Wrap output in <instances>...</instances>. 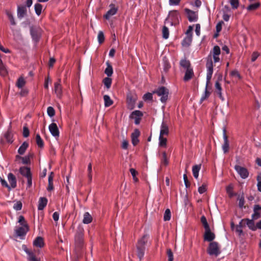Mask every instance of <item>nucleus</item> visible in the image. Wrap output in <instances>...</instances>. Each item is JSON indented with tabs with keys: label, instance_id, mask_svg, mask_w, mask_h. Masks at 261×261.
Segmentation results:
<instances>
[{
	"label": "nucleus",
	"instance_id": "nucleus-1",
	"mask_svg": "<svg viewBox=\"0 0 261 261\" xmlns=\"http://www.w3.org/2000/svg\"><path fill=\"white\" fill-rule=\"evenodd\" d=\"M206 66L207 68L206 84L204 92L200 98V102L208 98L211 94V92L208 90V85L210 82L213 73V65L211 56L207 58Z\"/></svg>",
	"mask_w": 261,
	"mask_h": 261
},
{
	"label": "nucleus",
	"instance_id": "nucleus-2",
	"mask_svg": "<svg viewBox=\"0 0 261 261\" xmlns=\"http://www.w3.org/2000/svg\"><path fill=\"white\" fill-rule=\"evenodd\" d=\"M207 252L210 255L218 256L221 253L220 245L216 242H211L208 247Z\"/></svg>",
	"mask_w": 261,
	"mask_h": 261
},
{
	"label": "nucleus",
	"instance_id": "nucleus-3",
	"mask_svg": "<svg viewBox=\"0 0 261 261\" xmlns=\"http://www.w3.org/2000/svg\"><path fill=\"white\" fill-rule=\"evenodd\" d=\"M154 93H156L159 96L161 97L160 100L162 102L165 103L166 102L169 94V90L167 88L162 86L159 88Z\"/></svg>",
	"mask_w": 261,
	"mask_h": 261
},
{
	"label": "nucleus",
	"instance_id": "nucleus-4",
	"mask_svg": "<svg viewBox=\"0 0 261 261\" xmlns=\"http://www.w3.org/2000/svg\"><path fill=\"white\" fill-rule=\"evenodd\" d=\"M30 32L33 40L35 42H37L41 36V29L39 27H31Z\"/></svg>",
	"mask_w": 261,
	"mask_h": 261
},
{
	"label": "nucleus",
	"instance_id": "nucleus-5",
	"mask_svg": "<svg viewBox=\"0 0 261 261\" xmlns=\"http://www.w3.org/2000/svg\"><path fill=\"white\" fill-rule=\"evenodd\" d=\"M234 169L243 179H245L248 177L249 172L246 168L239 165H236Z\"/></svg>",
	"mask_w": 261,
	"mask_h": 261
},
{
	"label": "nucleus",
	"instance_id": "nucleus-6",
	"mask_svg": "<svg viewBox=\"0 0 261 261\" xmlns=\"http://www.w3.org/2000/svg\"><path fill=\"white\" fill-rule=\"evenodd\" d=\"M49 130L51 134L55 137H58L59 136V130L57 125L55 123H52L49 125Z\"/></svg>",
	"mask_w": 261,
	"mask_h": 261
},
{
	"label": "nucleus",
	"instance_id": "nucleus-7",
	"mask_svg": "<svg viewBox=\"0 0 261 261\" xmlns=\"http://www.w3.org/2000/svg\"><path fill=\"white\" fill-rule=\"evenodd\" d=\"M142 116V113L140 111H135L133 112L130 115V118L135 119V123L138 124L140 123V118Z\"/></svg>",
	"mask_w": 261,
	"mask_h": 261
},
{
	"label": "nucleus",
	"instance_id": "nucleus-8",
	"mask_svg": "<svg viewBox=\"0 0 261 261\" xmlns=\"http://www.w3.org/2000/svg\"><path fill=\"white\" fill-rule=\"evenodd\" d=\"M110 6L111 9L104 15V18L106 19H109L112 16L116 14L118 11V9L115 7L113 5H111Z\"/></svg>",
	"mask_w": 261,
	"mask_h": 261
},
{
	"label": "nucleus",
	"instance_id": "nucleus-9",
	"mask_svg": "<svg viewBox=\"0 0 261 261\" xmlns=\"http://www.w3.org/2000/svg\"><path fill=\"white\" fill-rule=\"evenodd\" d=\"M17 14L19 19L23 18L27 14V8L25 6H18Z\"/></svg>",
	"mask_w": 261,
	"mask_h": 261
},
{
	"label": "nucleus",
	"instance_id": "nucleus-10",
	"mask_svg": "<svg viewBox=\"0 0 261 261\" xmlns=\"http://www.w3.org/2000/svg\"><path fill=\"white\" fill-rule=\"evenodd\" d=\"M212 53L214 62L215 63L218 62L220 60V58L219 57V56L220 54V47L217 45L215 46L213 48Z\"/></svg>",
	"mask_w": 261,
	"mask_h": 261
},
{
	"label": "nucleus",
	"instance_id": "nucleus-11",
	"mask_svg": "<svg viewBox=\"0 0 261 261\" xmlns=\"http://www.w3.org/2000/svg\"><path fill=\"white\" fill-rule=\"evenodd\" d=\"M246 222V225H247V226L248 227V228L250 229H251L253 231H255L256 230V225L254 223L253 219H251V220L248 219H242L241 221V222Z\"/></svg>",
	"mask_w": 261,
	"mask_h": 261
},
{
	"label": "nucleus",
	"instance_id": "nucleus-12",
	"mask_svg": "<svg viewBox=\"0 0 261 261\" xmlns=\"http://www.w3.org/2000/svg\"><path fill=\"white\" fill-rule=\"evenodd\" d=\"M169 133L168 126L167 123L163 121L160 129V136H164L168 135Z\"/></svg>",
	"mask_w": 261,
	"mask_h": 261
},
{
	"label": "nucleus",
	"instance_id": "nucleus-13",
	"mask_svg": "<svg viewBox=\"0 0 261 261\" xmlns=\"http://www.w3.org/2000/svg\"><path fill=\"white\" fill-rule=\"evenodd\" d=\"M28 230V225L22 226L15 229V233L17 236L21 237L25 235Z\"/></svg>",
	"mask_w": 261,
	"mask_h": 261
},
{
	"label": "nucleus",
	"instance_id": "nucleus-14",
	"mask_svg": "<svg viewBox=\"0 0 261 261\" xmlns=\"http://www.w3.org/2000/svg\"><path fill=\"white\" fill-rule=\"evenodd\" d=\"M188 19L191 22L196 21L197 19V14L196 12L189 9H186Z\"/></svg>",
	"mask_w": 261,
	"mask_h": 261
},
{
	"label": "nucleus",
	"instance_id": "nucleus-15",
	"mask_svg": "<svg viewBox=\"0 0 261 261\" xmlns=\"http://www.w3.org/2000/svg\"><path fill=\"white\" fill-rule=\"evenodd\" d=\"M261 206L256 205L254 207V213L252 215V218L253 220H256L260 217Z\"/></svg>",
	"mask_w": 261,
	"mask_h": 261
},
{
	"label": "nucleus",
	"instance_id": "nucleus-16",
	"mask_svg": "<svg viewBox=\"0 0 261 261\" xmlns=\"http://www.w3.org/2000/svg\"><path fill=\"white\" fill-rule=\"evenodd\" d=\"M223 137L224 139V144L222 145V149L224 153H226L228 151L229 149V142L227 139V137L226 135L225 129L223 130Z\"/></svg>",
	"mask_w": 261,
	"mask_h": 261
},
{
	"label": "nucleus",
	"instance_id": "nucleus-17",
	"mask_svg": "<svg viewBox=\"0 0 261 261\" xmlns=\"http://www.w3.org/2000/svg\"><path fill=\"white\" fill-rule=\"evenodd\" d=\"M55 92L57 97L61 98L62 94V90L60 84V80L59 82L55 83Z\"/></svg>",
	"mask_w": 261,
	"mask_h": 261
},
{
	"label": "nucleus",
	"instance_id": "nucleus-18",
	"mask_svg": "<svg viewBox=\"0 0 261 261\" xmlns=\"http://www.w3.org/2000/svg\"><path fill=\"white\" fill-rule=\"evenodd\" d=\"M75 245L76 247L80 248L83 243V235L79 233L75 236Z\"/></svg>",
	"mask_w": 261,
	"mask_h": 261
},
{
	"label": "nucleus",
	"instance_id": "nucleus-19",
	"mask_svg": "<svg viewBox=\"0 0 261 261\" xmlns=\"http://www.w3.org/2000/svg\"><path fill=\"white\" fill-rule=\"evenodd\" d=\"M139 135L140 132L138 129H136L132 134V142L134 146L136 145L139 142L138 137Z\"/></svg>",
	"mask_w": 261,
	"mask_h": 261
},
{
	"label": "nucleus",
	"instance_id": "nucleus-20",
	"mask_svg": "<svg viewBox=\"0 0 261 261\" xmlns=\"http://www.w3.org/2000/svg\"><path fill=\"white\" fill-rule=\"evenodd\" d=\"M204 240L207 241H212L215 238V234L211 232L210 228L205 230Z\"/></svg>",
	"mask_w": 261,
	"mask_h": 261
},
{
	"label": "nucleus",
	"instance_id": "nucleus-21",
	"mask_svg": "<svg viewBox=\"0 0 261 261\" xmlns=\"http://www.w3.org/2000/svg\"><path fill=\"white\" fill-rule=\"evenodd\" d=\"M8 179L11 188H15L16 186V180L15 176L12 173H10L8 175Z\"/></svg>",
	"mask_w": 261,
	"mask_h": 261
},
{
	"label": "nucleus",
	"instance_id": "nucleus-22",
	"mask_svg": "<svg viewBox=\"0 0 261 261\" xmlns=\"http://www.w3.org/2000/svg\"><path fill=\"white\" fill-rule=\"evenodd\" d=\"M20 173L23 176L26 177L27 178L28 177L31 176V173L30 171V169L27 167H22L20 168Z\"/></svg>",
	"mask_w": 261,
	"mask_h": 261
},
{
	"label": "nucleus",
	"instance_id": "nucleus-23",
	"mask_svg": "<svg viewBox=\"0 0 261 261\" xmlns=\"http://www.w3.org/2000/svg\"><path fill=\"white\" fill-rule=\"evenodd\" d=\"M47 203V200L46 198H40L38 202V208L39 210H42L46 206Z\"/></svg>",
	"mask_w": 261,
	"mask_h": 261
},
{
	"label": "nucleus",
	"instance_id": "nucleus-24",
	"mask_svg": "<svg viewBox=\"0 0 261 261\" xmlns=\"http://www.w3.org/2000/svg\"><path fill=\"white\" fill-rule=\"evenodd\" d=\"M193 75V71L192 68H188L186 70L185 75L184 78L185 81H188L190 80Z\"/></svg>",
	"mask_w": 261,
	"mask_h": 261
},
{
	"label": "nucleus",
	"instance_id": "nucleus-25",
	"mask_svg": "<svg viewBox=\"0 0 261 261\" xmlns=\"http://www.w3.org/2000/svg\"><path fill=\"white\" fill-rule=\"evenodd\" d=\"M33 244L36 247L41 248L44 246L43 240L41 237H37L34 241Z\"/></svg>",
	"mask_w": 261,
	"mask_h": 261
},
{
	"label": "nucleus",
	"instance_id": "nucleus-26",
	"mask_svg": "<svg viewBox=\"0 0 261 261\" xmlns=\"http://www.w3.org/2000/svg\"><path fill=\"white\" fill-rule=\"evenodd\" d=\"M201 168V165H196L193 167L192 168V172L194 177L195 178H198L199 175V172Z\"/></svg>",
	"mask_w": 261,
	"mask_h": 261
},
{
	"label": "nucleus",
	"instance_id": "nucleus-27",
	"mask_svg": "<svg viewBox=\"0 0 261 261\" xmlns=\"http://www.w3.org/2000/svg\"><path fill=\"white\" fill-rule=\"evenodd\" d=\"M8 73L7 69L0 59V74L2 76H6Z\"/></svg>",
	"mask_w": 261,
	"mask_h": 261
},
{
	"label": "nucleus",
	"instance_id": "nucleus-28",
	"mask_svg": "<svg viewBox=\"0 0 261 261\" xmlns=\"http://www.w3.org/2000/svg\"><path fill=\"white\" fill-rule=\"evenodd\" d=\"M84 218L83 220V222L84 224H89L91 222L92 220V216L88 212H86L84 214Z\"/></svg>",
	"mask_w": 261,
	"mask_h": 261
},
{
	"label": "nucleus",
	"instance_id": "nucleus-29",
	"mask_svg": "<svg viewBox=\"0 0 261 261\" xmlns=\"http://www.w3.org/2000/svg\"><path fill=\"white\" fill-rule=\"evenodd\" d=\"M5 13L7 17H8L10 23L12 25H15L16 24V22L14 19V18L13 17L12 13L8 10H6L5 11Z\"/></svg>",
	"mask_w": 261,
	"mask_h": 261
},
{
	"label": "nucleus",
	"instance_id": "nucleus-30",
	"mask_svg": "<svg viewBox=\"0 0 261 261\" xmlns=\"http://www.w3.org/2000/svg\"><path fill=\"white\" fill-rule=\"evenodd\" d=\"M28 146L29 144L26 142H24L22 144V145L19 147L18 150V152L19 153V154L21 155L23 154Z\"/></svg>",
	"mask_w": 261,
	"mask_h": 261
},
{
	"label": "nucleus",
	"instance_id": "nucleus-31",
	"mask_svg": "<svg viewBox=\"0 0 261 261\" xmlns=\"http://www.w3.org/2000/svg\"><path fill=\"white\" fill-rule=\"evenodd\" d=\"M103 100L105 101V106L106 107H108L111 106L113 103V100L111 99L110 97L108 95H105L103 96Z\"/></svg>",
	"mask_w": 261,
	"mask_h": 261
},
{
	"label": "nucleus",
	"instance_id": "nucleus-32",
	"mask_svg": "<svg viewBox=\"0 0 261 261\" xmlns=\"http://www.w3.org/2000/svg\"><path fill=\"white\" fill-rule=\"evenodd\" d=\"M137 255L140 259H141L144 256L145 247H140V246H137Z\"/></svg>",
	"mask_w": 261,
	"mask_h": 261
},
{
	"label": "nucleus",
	"instance_id": "nucleus-33",
	"mask_svg": "<svg viewBox=\"0 0 261 261\" xmlns=\"http://www.w3.org/2000/svg\"><path fill=\"white\" fill-rule=\"evenodd\" d=\"M148 240V236L144 235L143 237L139 240L137 246H140V247H144L146 243L147 242Z\"/></svg>",
	"mask_w": 261,
	"mask_h": 261
},
{
	"label": "nucleus",
	"instance_id": "nucleus-34",
	"mask_svg": "<svg viewBox=\"0 0 261 261\" xmlns=\"http://www.w3.org/2000/svg\"><path fill=\"white\" fill-rule=\"evenodd\" d=\"M167 144V139L164 138V136H159V145L161 147H165Z\"/></svg>",
	"mask_w": 261,
	"mask_h": 261
},
{
	"label": "nucleus",
	"instance_id": "nucleus-35",
	"mask_svg": "<svg viewBox=\"0 0 261 261\" xmlns=\"http://www.w3.org/2000/svg\"><path fill=\"white\" fill-rule=\"evenodd\" d=\"M25 84V80L24 79L23 77H20L17 80V82L16 83V86L19 88H22L24 86Z\"/></svg>",
	"mask_w": 261,
	"mask_h": 261
},
{
	"label": "nucleus",
	"instance_id": "nucleus-36",
	"mask_svg": "<svg viewBox=\"0 0 261 261\" xmlns=\"http://www.w3.org/2000/svg\"><path fill=\"white\" fill-rule=\"evenodd\" d=\"M113 72L112 67L109 64L107 63V67L106 68L105 73L108 75V76H111Z\"/></svg>",
	"mask_w": 261,
	"mask_h": 261
},
{
	"label": "nucleus",
	"instance_id": "nucleus-37",
	"mask_svg": "<svg viewBox=\"0 0 261 261\" xmlns=\"http://www.w3.org/2000/svg\"><path fill=\"white\" fill-rule=\"evenodd\" d=\"M103 83L107 89H109L112 84V79L109 77H105L103 80Z\"/></svg>",
	"mask_w": 261,
	"mask_h": 261
},
{
	"label": "nucleus",
	"instance_id": "nucleus-38",
	"mask_svg": "<svg viewBox=\"0 0 261 261\" xmlns=\"http://www.w3.org/2000/svg\"><path fill=\"white\" fill-rule=\"evenodd\" d=\"M42 10V6L40 4H36L35 5V10L36 14L39 16L41 14Z\"/></svg>",
	"mask_w": 261,
	"mask_h": 261
},
{
	"label": "nucleus",
	"instance_id": "nucleus-39",
	"mask_svg": "<svg viewBox=\"0 0 261 261\" xmlns=\"http://www.w3.org/2000/svg\"><path fill=\"white\" fill-rule=\"evenodd\" d=\"M192 40V35L187 36V37L184 39L182 42V44L184 45H189L191 43Z\"/></svg>",
	"mask_w": 261,
	"mask_h": 261
},
{
	"label": "nucleus",
	"instance_id": "nucleus-40",
	"mask_svg": "<svg viewBox=\"0 0 261 261\" xmlns=\"http://www.w3.org/2000/svg\"><path fill=\"white\" fill-rule=\"evenodd\" d=\"M162 33H163V37L164 39H168L169 37V30L168 28L166 26H164L162 30Z\"/></svg>",
	"mask_w": 261,
	"mask_h": 261
},
{
	"label": "nucleus",
	"instance_id": "nucleus-41",
	"mask_svg": "<svg viewBox=\"0 0 261 261\" xmlns=\"http://www.w3.org/2000/svg\"><path fill=\"white\" fill-rule=\"evenodd\" d=\"M36 143L39 147H42L44 145L43 141L39 134L36 136Z\"/></svg>",
	"mask_w": 261,
	"mask_h": 261
},
{
	"label": "nucleus",
	"instance_id": "nucleus-42",
	"mask_svg": "<svg viewBox=\"0 0 261 261\" xmlns=\"http://www.w3.org/2000/svg\"><path fill=\"white\" fill-rule=\"evenodd\" d=\"M201 223H202V224L203 225V227H204L205 230L208 229L210 228V226H209V225H208V224L207 222L206 218L204 216H202L201 217Z\"/></svg>",
	"mask_w": 261,
	"mask_h": 261
},
{
	"label": "nucleus",
	"instance_id": "nucleus-43",
	"mask_svg": "<svg viewBox=\"0 0 261 261\" xmlns=\"http://www.w3.org/2000/svg\"><path fill=\"white\" fill-rule=\"evenodd\" d=\"M230 75L232 77L237 78L238 79H241V76L240 74L239 73L238 71L237 70H232L230 72Z\"/></svg>",
	"mask_w": 261,
	"mask_h": 261
},
{
	"label": "nucleus",
	"instance_id": "nucleus-44",
	"mask_svg": "<svg viewBox=\"0 0 261 261\" xmlns=\"http://www.w3.org/2000/svg\"><path fill=\"white\" fill-rule=\"evenodd\" d=\"M171 218V212L169 209H167L164 213V221H169Z\"/></svg>",
	"mask_w": 261,
	"mask_h": 261
},
{
	"label": "nucleus",
	"instance_id": "nucleus-45",
	"mask_svg": "<svg viewBox=\"0 0 261 261\" xmlns=\"http://www.w3.org/2000/svg\"><path fill=\"white\" fill-rule=\"evenodd\" d=\"M226 190L228 194L230 197H232L233 196V186L230 184L226 188Z\"/></svg>",
	"mask_w": 261,
	"mask_h": 261
},
{
	"label": "nucleus",
	"instance_id": "nucleus-46",
	"mask_svg": "<svg viewBox=\"0 0 261 261\" xmlns=\"http://www.w3.org/2000/svg\"><path fill=\"white\" fill-rule=\"evenodd\" d=\"M129 171L133 176L134 181L135 182H137L138 181V179L136 177V175L138 174V172L134 168L130 169Z\"/></svg>",
	"mask_w": 261,
	"mask_h": 261
},
{
	"label": "nucleus",
	"instance_id": "nucleus-47",
	"mask_svg": "<svg viewBox=\"0 0 261 261\" xmlns=\"http://www.w3.org/2000/svg\"><path fill=\"white\" fill-rule=\"evenodd\" d=\"M163 158L161 160V163L162 165L166 166L168 164V160L167 158L166 153L165 152H163Z\"/></svg>",
	"mask_w": 261,
	"mask_h": 261
},
{
	"label": "nucleus",
	"instance_id": "nucleus-48",
	"mask_svg": "<svg viewBox=\"0 0 261 261\" xmlns=\"http://www.w3.org/2000/svg\"><path fill=\"white\" fill-rule=\"evenodd\" d=\"M229 3L233 9H237L239 7V0H229Z\"/></svg>",
	"mask_w": 261,
	"mask_h": 261
},
{
	"label": "nucleus",
	"instance_id": "nucleus-49",
	"mask_svg": "<svg viewBox=\"0 0 261 261\" xmlns=\"http://www.w3.org/2000/svg\"><path fill=\"white\" fill-rule=\"evenodd\" d=\"M180 65L184 67L185 68H186L187 69L188 68H190V62L186 60H182L180 61Z\"/></svg>",
	"mask_w": 261,
	"mask_h": 261
},
{
	"label": "nucleus",
	"instance_id": "nucleus-50",
	"mask_svg": "<svg viewBox=\"0 0 261 261\" xmlns=\"http://www.w3.org/2000/svg\"><path fill=\"white\" fill-rule=\"evenodd\" d=\"M98 41L99 43H101L104 41L105 36L102 31H99L98 34Z\"/></svg>",
	"mask_w": 261,
	"mask_h": 261
},
{
	"label": "nucleus",
	"instance_id": "nucleus-51",
	"mask_svg": "<svg viewBox=\"0 0 261 261\" xmlns=\"http://www.w3.org/2000/svg\"><path fill=\"white\" fill-rule=\"evenodd\" d=\"M47 113L48 115L50 117H53L55 114L54 109L52 107H48L47 109Z\"/></svg>",
	"mask_w": 261,
	"mask_h": 261
},
{
	"label": "nucleus",
	"instance_id": "nucleus-52",
	"mask_svg": "<svg viewBox=\"0 0 261 261\" xmlns=\"http://www.w3.org/2000/svg\"><path fill=\"white\" fill-rule=\"evenodd\" d=\"M22 248L24 250V251L26 252V253L28 254V259H30V257L31 256H35V255L33 253H32V252L30 251L27 248V247L25 246V245H23L22 246Z\"/></svg>",
	"mask_w": 261,
	"mask_h": 261
},
{
	"label": "nucleus",
	"instance_id": "nucleus-53",
	"mask_svg": "<svg viewBox=\"0 0 261 261\" xmlns=\"http://www.w3.org/2000/svg\"><path fill=\"white\" fill-rule=\"evenodd\" d=\"M22 208V203L20 201H17L14 203L13 208L16 211H19Z\"/></svg>",
	"mask_w": 261,
	"mask_h": 261
},
{
	"label": "nucleus",
	"instance_id": "nucleus-54",
	"mask_svg": "<svg viewBox=\"0 0 261 261\" xmlns=\"http://www.w3.org/2000/svg\"><path fill=\"white\" fill-rule=\"evenodd\" d=\"M167 254L168 258V261L173 260V254L170 249H168L167 250Z\"/></svg>",
	"mask_w": 261,
	"mask_h": 261
},
{
	"label": "nucleus",
	"instance_id": "nucleus-55",
	"mask_svg": "<svg viewBox=\"0 0 261 261\" xmlns=\"http://www.w3.org/2000/svg\"><path fill=\"white\" fill-rule=\"evenodd\" d=\"M92 164L91 163H90V164H89L88 166V178L90 181H91L92 178Z\"/></svg>",
	"mask_w": 261,
	"mask_h": 261
},
{
	"label": "nucleus",
	"instance_id": "nucleus-56",
	"mask_svg": "<svg viewBox=\"0 0 261 261\" xmlns=\"http://www.w3.org/2000/svg\"><path fill=\"white\" fill-rule=\"evenodd\" d=\"M198 192L200 194H203L206 191V185L203 184L201 186H200L198 189Z\"/></svg>",
	"mask_w": 261,
	"mask_h": 261
},
{
	"label": "nucleus",
	"instance_id": "nucleus-57",
	"mask_svg": "<svg viewBox=\"0 0 261 261\" xmlns=\"http://www.w3.org/2000/svg\"><path fill=\"white\" fill-rule=\"evenodd\" d=\"M259 5L258 3L251 4L248 7L247 9L248 10H255L259 7Z\"/></svg>",
	"mask_w": 261,
	"mask_h": 261
},
{
	"label": "nucleus",
	"instance_id": "nucleus-58",
	"mask_svg": "<svg viewBox=\"0 0 261 261\" xmlns=\"http://www.w3.org/2000/svg\"><path fill=\"white\" fill-rule=\"evenodd\" d=\"M215 88L217 90V93H222V88L220 84L218 82H216L215 83Z\"/></svg>",
	"mask_w": 261,
	"mask_h": 261
},
{
	"label": "nucleus",
	"instance_id": "nucleus-59",
	"mask_svg": "<svg viewBox=\"0 0 261 261\" xmlns=\"http://www.w3.org/2000/svg\"><path fill=\"white\" fill-rule=\"evenodd\" d=\"M18 222L22 226L27 225L24 218L22 216H20L18 218Z\"/></svg>",
	"mask_w": 261,
	"mask_h": 261
},
{
	"label": "nucleus",
	"instance_id": "nucleus-60",
	"mask_svg": "<svg viewBox=\"0 0 261 261\" xmlns=\"http://www.w3.org/2000/svg\"><path fill=\"white\" fill-rule=\"evenodd\" d=\"M29 130L26 127L24 126L23 128V136L24 137H28L29 136Z\"/></svg>",
	"mask_w": 261,
	"mask_h": 261
},
{
	"label": "nucleus",
	"instance_id": "nucleus-61",
	"mask_svg": "<svg viewBox=\"0 0 261 261\" xmlns=\"http://www.w3.org/2000/svg\"><path fill=\"white\" fill-rule=\"evenodd\" d=\"M180 0H169V4L170 6H176L180 3Z\"/></svg>",
	"mask_w": 261,
	"mask_h": 261
},
{
	"label": "nucleus",
	"instance_id": "nucleus-62",
	"mask_svg": "<svg viewBox=\"0 0 261 261\" xmlns=\"http://www.w3.org/2000/svg\"><path fill=\"white\" fill-rule=\"evenodd\" d=\"M257 190L259 192H261V177L260 176H258L257 177Z\"/></svg>",
	"mask_w": 261,
	"mask_h": 261
},
{
	"label": "nucleus",
	"instance_id": "nucleus-63",
	"mask_svg": "<svg viewBox=\"0 0 261 261\" xmlns=\"http://www.w3.org/2000/svg\"><path fill=\"white\" fill-rule=\"evenodd\" d=\"M143 98L144 100H151L152 98V95L150 93H146L144 95Z\"/></svg>",
	"mask_w": 261,
	"mask_h": 261
},
{
	"label": "nucleus",
	"instance_id": "nucleus-64",
	"mask_svg": "<svg viewBox=\"0 0 261 261\" xmlns=\"http://www.w3.org/2000/svg\"><path fill=\"white\" fill-rule=\"evenodd\" d=\"M242 223V222H240V223L239 225H238V226H237V228H236V231H237L238 232H239V235H241V234L243 233V230H242V228H241V227H242L241 223Z\"/></svg>",
	"mask_w": 261,
	"mask_h": 261
}]
</instances>
